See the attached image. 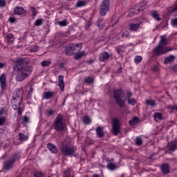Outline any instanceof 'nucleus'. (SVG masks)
Masks as SVG:
<instances>
[{"mask_svg": "<svg viewBox=\"0 0 177 177\" xmlns=\"http://www.w3.org/2000/svg\"><path fill=\"white\" fill-rule=\"evenodd\" d=\"M113 99L115 100L117 104L120 107H125V100H123L122 97L125 96V93L122 88H118L113 90Z\"/></svg>", "mask_w": 177, "mask_h": 177, "instance_id": "39448f33", "label": "nucleus"}, {"mask_svg": "<svg viewBox=\"0 0 177 177\" xmlns=\"http://www.w3.org/2000/svg\"><path fill=\"white\" fill-rule=\"evenodd\" d=\"M153 118L155 121H157V120H162V114L156 112L153 114Z\"/></svg>", "mask_w": 177, "mask_h": 177, "instance_id": "c756f323", "label": "nucleus"}, {"mask_svg": "<svg viewBox=\"0 0 177 177\" xmlns=\"http://www.w3.org/2000/svg\"><path fill=\"white\" fill-rule=\"evenodd\" d=\"M93 177H100V176H99V175H97V174H94V175L93 176Z\"/></svg>", "mask_w": 177, "mask_h": 177, "instance_id": "69168bd1", "label": "nucleus"}, {"mask_svg": "<svg viewBox=\"0 0 177 177\" xmlns=\"http://www.w3.org/2000/svg\"><path fill=\"white\" fill-rule=\"evenodd\" d=\"M19 140H21L22 142H24V141L27 140V139H28V137L27 136H26L21 133H19Z\"/></svg>", "mask_w": 177, "mask_h": 177, "instance_id": "2f4dec72", "label": "nucleus"}, {"mask_svg": "<svg viewBox=\"0 0 177 177\" xmlns=\"http://www.w3.org/2000/svg\"><path fill=\"white\" fill-rule=\"evenodd\" d=\"M122 71V69H120V70H119V72H120V71Z\"/></svg>", "mask_w": 177, "mask_h": 177, "instance_id": "774afa93", "label": "nucleus"}, {"mask_svg": "<svg viewBox=\"0 0 177 177\" xmlns=\"http://www.w3.org/2000/svg\"><path fill=\"white\" fill-rule=\"evenodd\" d=\"M102 21H103V18H100L97 21V27H100V28H104L103 24H100V23H102Z\"/></svg>", "mask_w": 177, "mask_h": 177, "instance_id": "79ce46f5", "label": "nucleus"}, {"mask_svg": "<svg viewBox=\"0 0 177 177\" xmlns=\"http://www.w3.org/2000/svg\"><path fill=\"white\" fill-rule=\"evenodd\" d=\"M112 132L115 136L120 133V120L115 118L112 120Z\"/></svg>", "mask_w": 177, "mask_h": 177, "instance_id": "9b49d317", "label": "nucleus"}, {"mask_svg": "<svg viewBox=\"0 0 177 177\" xmlns=\"http://www.w3.org/2000/svg\"><path fill=\"white\" fill-rule=\"evenodd\" d=\"M41 66L42 67H49V66H50V61H43Z\"/></svg>", "mask_w": 177, "mask_h": 177, "instance_id": "4c0bfd02", "label": "nucleus"}, {"mask_svg": "<svg viewBox=\"0 0 177 177\" xmlns=\"http://www.w3.org/2000/svg\"><path fill=\"white\" fill-rule=\"evenodd\" d=\"M3 67H5V64L0 62V68H2Z\"/></svg>", "mask_w": 177, "mask_h": 177, "instance_id": "680f3d73", "label": "nucleus"}, {"mask_svg": "<svg viewBox=\"0 0 177 177\" xmlns=\"http://www.w3.org/2000/svg\"><path fill=\"white\" fill-rule=\"evenodd\" d=\"M58 86L62 92L64 91V77L63 75L58 76Z\"/></svg>", "mask_w": 177, "mask_h": 177, "instance_id": "ddd939ff", "label": "nucleus"}, {"mask_svg": "<svg viewBox=\"0 0 177 177\" xmlns=\"http://www.w3.org/2000/svg\"><path fill=\"white\" fill-rule=\"evenodd\" d=\"M65 176L64 177H71V175L70 174V171L69 170H66L65 171Z\"/></svg>", "mask_w": 177, "mask_h": 177, "instance_id": "6e6d98bb", "label": "nucleus"}, {"mask_svg": "<svg viewBox=\"0 0 177 177\" xmlns=\"http://www.w3.org/2000/svg\"><path fill=\"white\" fill-rule=\"evenodd\" d=\"M66 124L63 122V115L59 113L54 121V129L57 131H64Z\"/></svg>", "mask_w": 177, "mask_h": 177, "instance_id": "6e6552de", "label": "nucleus"}, {"mask_svg": "<svg viewBox=\"0 0 177 177\" xmlns=\"http://www.w3.org/2000/svg\"><path fill=\"white\" fill-rule=\"evenodd\" d=\"M89 27H91V24L90 23H87L85 26V30H88Z\"/></svg>", "mask_w": 177, "mask_h": 177, "instance_id": "13d9d810", "label": "nucleus"}, {"mask_svg": "<svg viewBox=\"0 0 177 177\" xmlns=\"http://www.w3.org/2000/svg\"><path fill=\"white\" fill-rule=\"evenodd\" d=\"M6 39L8 41V44H13L15 41L13 40V34L8 33L6 35Z\"/></svg>", "mask_w": 177, "mask_h": 177, "instance_id": "5701e85b", "label": "nucleus"}, {"mask_svg": "<svg viewBox=\"0 0 177 177\" xmlns=\"http://www.w3.org/2000/svg\"><path fill=\"white\" fill-rule=\"evenodd\" d=\"M34 176L35 177H43V174L41 172H36L34 174Z\"/></svg>", "mask_w": 177, "mask_h": 177, "instance_id": "5fc2aeb1", "label": "nucleus"}, {"mask_svg": "<svg viewBox=\"0 0 177 177\" xmlns=\"http://www.w3.org/2000/svg\"><path fill=\"white\" fill-rule=\"evenodd\" d=\"M77 148L73 145L64 144L61 148V153L65 157H77Z\"/></svg>", "mask_w": 177, "mask_h": 177, "instance_id": "20e7f679", "label": "nucleus"}, {"mask_svg": "<svg viewBox=\"0 0 177 177\" xmlns=\"http://www.w3.org/2000/svg\"><path fill=\"white\" fill-rule=\"evenodd\" d=\"M109 6H110V1L103 0L101 6H100V14L101 16H106V15H107L109 9Z\"/></svg>", "mask_w": 177, "mask_h": 177, "instance_id": "1a4fd4ad", "label": "nucleus"}, {"mask_svg": "<svg viewBox=\"0 0 177 177\" xmlns=\"http://www.w3.org/2000/svg\"><path fill=\"white\" fill-rule=\"evenodd\" d=\"M5 122H6V119L5 118V117H1L0 118V127L3 125V124H5Z\"/></svg>", "mask_w": 177, "mask_h": 177, "instance_id": "09e8293b", "label": "nucleus"}, {"mask_svg": "<svg viewBox=\"0 0 177 177\" xmlns=\"http://www.w3.org/2000/svg\"><path fill=\"white\" fill-rule=\"evenodd\" d=\"M108 169H110L111 171H114L115 168H117V166L114 163H109L107 165Z\"/></svg>", "mask_w": 177, "mask_h": 177, "instance_id": "72a5a7b5", "label": "nucleus"}, {"mask_svg": "<svg viewBox=\"0 0 177 177\" xmlns=\"http://www.w3.org/2000/svg\"><path fill=\"white\" fill-rule=\"evenodd\" d=\"M15 66L17 71L15 80L18 82L28 78L34 70V67L30 64V59L27 57L18 59L15 62Z\"/></svg>", "mask_w": 177, "mask_h": 177, "instance_id": "f257e3e1", "label": "nucleus"}, {"mask_svg": "<svg viewBox=\"0 0 177 177\" xmlns=\"http://www.w3.org/2000/svg\"><path fill=\"white\" fill-rule=\"evenodd\" d=\"M82 121L86 125H89V124H91V118L88 116H84L82 118Z\"/></svg>", "mask_w": 177, "mask_h": 177, "instance_id": "c85d7f7f", "label": "nucleus"}, {"mask_svg": "<svg viewBox=\"0 0 177 177\" xmlns=\"http://www.w3.org/2000/svg\"><path fill=\"white\" fill-rule=\"evenodd\" d=\"M96 133L97 138H103L104 136V131H103V129L100 127H97Z\"/></svg>", "mask_w": 177, "mask_h": 177, "instance_id": "412c9836", "label": "nucleus"}, {"mask_svg": "<svg viewBox=\"0 0 177 177\" xmlns=\"http://www.w3.org/2000/svg\"><path fill=\"white\" fill-rule=\"evenodd\" d=\"M160 169L165 175L169 174V165L168 163L161 165Z\"/></svg>", "mask_w": 177, "mask_h": 177, "instance_id": "2eb2a0df", "label": "nucleus"}, {"mask_svg": "<svg viewBox=\"0 0 177 177\" xmlns=\"http://www.w3.org/2000/svg\"><path fill=\"white\" fill-rule=\"evenodd\" d=\"M82 48V44L77 43V44H69L66 47H65L64 52L67 56H73L74 53L79 49Z\"/></svg>", "mask_w": 177, "mask_h": 177, "instance_id": "423d86ee", "label": "nucleus"}, {"mask_svg": "<svg viewBox=\"0 0 177 177\" xmlns=\"http://www.w3.org/2000/svg\"><path fill=\"white\" fill-rule=\"evenodd\" d=\"M47 148L50 151H51V153H57V148L56 147V146H55V145L52 143L47 144Z\"/></svg>", "mask_w": 177, "mask_h": 177, "instance_id": "aec40b11", "label": "nucleus"}, {"mask_svg": "<svg viewBox=\"0 0 177 177\" xmlns=\"http://www.w3.org/2000/svg\"><path fill=\"white\" fill-rule=\"evenodd\" d=\"M121 49H122V46H118L116 48V50H117L118 53H119V54L121 53V52H122Z\"/></svg>", "mask_w": 177, "mask_h": 177, "instance_id": "4d7b16f0", "label": "nucleus"}, {"mask_svg": "<svg viewBox=\"0 0 177 177\" xmlns=\"http://www.w3.org/2000/svg\"><path fill=\"white\" fill-rule=\"evenodd\" d=\"M151 16H152V17H153L156 21H160V20H161V18L158 17V12H157L156 10H153L151 12Z\"/></svg>", "mask_w": 177, "mask_h": 177, "instance_id": "393cba45", "label": "nucleus"}, {"mask_svg": "<svg viewBox=\"0 0 177 177\" xmlns=\"http://www.w3.org/2000/svg\"><path fill=\"white\" fill-rule=\"evenodd\" d=\"M157 70H158V66H153V67L152 68V71H157Z\"/></svg>", "mask_w": 177, "mask_h": 177, "instance_id": "052dcab7", "label": "nucleus"}, {"mask_svg": "<svg viewBox=\"0 0 177 177\" xmlns=\"http://www.w3.org/2000/svg\"><path fill=\"white\" fill-rule=\"evenodd\" d=\"M30 119L27 116H23L22 124H28Z\"/></svg>", "mask_w": 177, "mask_h": 177, "instance_id": "c03bdc74", "label": "nucleus"}, {"mask_svg": "<svg viewBox=\"0 0 177 177\" xmlns=\"http://www.w3.org/2000/svg\"><path fill=\"white\" fill-rule=\"evenodd\" d=\"M142 56L140 55H137L135 58H134V62L136 63V64H139V63H140V62H142Z\"/></svg>", "mask_w": 177, "mask_h": 177, "instance_id": "c9c22d12", "label": "nucleus"}, {"mask_svg": "<svg viewBox=\"0 0 177 177\" xmlns=\"http://www.w3.org/2000/svg\"><path fill=\"white\" fill-rule=\"evenodd\" d=\"M19 157L20 156L18 153H14L10 159L3 162V169H5L6 171H10L16 160H19Z\"/></svg>", "mask_w": 177, "mask_h": 177, "instance_id": "0eeeda50", "label": "nucleus"}, {"mask_svg": "<svg viewBox=\"0 0 177 177\" xmlns=\"http://www.w3.org/2000/svg\"><path fill=\"white\" fill-rule=\"evenodd\" d=\"M142 23L143 21H140L138 24H131L129 25V30H131V31H138V30H139V27H140V24Z\"/></svg>", "mask_w": 177, "mask_h": 177, "instance_id": "f3484780", "label": "nucleus"}, {"mask_svg": "<svg viewBox=\"0 0 177 177\" xmlns=\"http://www.w3.org/2000/svg\"><path fill=\"white\" fill-rule=\"evenodd\" d=\"M0 82L1 90L5 91V88L6 86V75L5 74H2L0 76Z\"/></svg>", "mask_w": 177, "mask_h": 177, "instance_id": "4468645a", "label": "nucleus"}, {"mask_svg": "<svg viewBox=\"0 0 177 177\" xmlns=\"http://www.w3.org/2000/svg\"><path fill=\"white\" fill-rule=\"evenodd\" d=\"M6 6V0H0V8H5Z\"/></svg>", "mask_w": 177, "mask_h": 177, "instance_id": "49530a36", "label": "nucleus"}, {"mask_svg": "<svg viewBox=\"0 0 177 177\" xmlns=\"http://www.w3.org/2000/svg\"><path fill=\"white\" fill-rule=\"evenodd\" d=\"M174 60H175V57L174 55H171L165 59L164 64H169V63H172V62H174Z\"/></svg>", "mask_w": 177, "mask_h": 177, "instance_id": "4be33fe9", "label": "nucleus"}, {"mask_svg": "<svg viewBox=\"0 0 177 177\" xmlns=\"http://www.w3.org/2000/svg\"><path fill=\"white\" fill-rule=\"evenodd\" d=\"M46 113H47V115H53V114H55V111H53V110L52 109H49V110H47L46 111Z\"/></svg>", "mask_w": 177, "mask_h": 177, "instance_id": "3c124183", "label": "nucleus"}, {"mask_svg": "<svg viewBox=\"0 0 177 177\" xmlns=\"http://www.w3.org/2000/svg\"><path fill=\"white\" fill-rule=\"evenodd\" d=\"M84 56H86L85 51H77L75 53L73 57L75 60H80V59H81V57H84Z\"/></svg>", "mask_w": 177, "mask_h": 177, "instance_id": "dca6fc26", "label": "nucleus"}, {"mask_svg": "<svg viewBox=\"0 0 177 177\" xmlns=\"http://www.w3.org/2000/svg\"><path fill=\"white\" fill-rule=\"evenodd\" d=\"M23 88H21L17 90L12 95V99L11 100V104L13 110H17L18 115H21L23 113V108L20 106L21 104V100H23Z\"/></svg>", "mask_w": 177, "mask_h": 177, "instance_id": "f03ea898", "label": "nucleus"}, {"mask_svg": "<svg viewBox=\"0 0 177 177\" xmlns=\"http://www.w3.org/2000/svg\"><path fill=\"white\" fill-rule=\"evenodd\" d=\"M15 15H18V16H21V15H27V11L24 10L23 7L16 6L14 8Z\"/></svg>", "mask_w": 177, "mask_h": 177, "instance_id": "f8f14e48", "label": "nucleus"}, {"mask_svg": "<svg viewBox=\"0 0 177 177\" xmlns=\"http://www.w3.org/2000/svg\"><path fill=\"white\" fill-rule=\"evenodd\" d=\"M64 102H66V100H64V102H63V104H62L63 106H64Z\"/></svg>", "mask_w": 177, "mask_h": 177, "instance_id": "338daca9", "label": "nucleus"}, {"mask_svg": "<svg viewBox=\"0 0 177 177\" xmlns=\"http://www.w3.org/2000/svg\"><path fill=\"white\" fill-rule=\"evenodd\" d=\"M60 68H63L64 67V64L63 63L59 64Z\"/></svg>", "mask_w": 177, "mask_h": 177, "instance_id": "e2e57ef3", "label": "nucleus"}, {"mask_svg": "<svg viewBox=\"0 0 177 177\" xmlns=\"http://www.w3.org/2000/svg\"><path fill=\"white\" fill-rule=\"evenodd\" d=\"M129 104H131V106H135L136 104V100L135 98H131L127 100Z\"/></svg>", "mask_w": 177, "mask_h": 177, "instance_id": "58836bf2", "label": "nucleus"}, {"mask_svg": "<svg viewBox=\"0 0 177 177\" xmlns=\"http://www.w3.org/2000/svg\"><path fill=\"white\" fill-rule=\"evenodd\" d=\"M16 20H17L16 18L13 17H10L9 19H8V21L9 23H11V24H13L16 21Z\"/></svg>", "mask_w": 177, "mask_h": 177, "instance_id": "603ef678", "label": "nucleus"}, {"mask_svg": "<svg viewBox=\"0 0 177 177\" xmlns=\"http://www.w3.org/2000/svg\"><path fill=\"white\" fill-rule=\"evenodd\" d=\"M5 111V109L0 108V115H2Z\"/></svg>", "mask_w": 177, "mask_h": 177, "instance_id": "bf43d9fd", "label": "nucleus"}, {"mask_svg": "<svg viewBox=\"0 0 177 177\" xmlns=\"http://www.w3.org/2000/svg\"><path fill=\"white\" fill-rule=\"evenodd\" d=\"M167 147L170 151H175V150H177V143L176 141H172L171 142H169L167 145Z\"/></svg>", "mask_w": 177, "mask_h": 177, "instance_id": "a211bd4d", "label": "nucleus"}, {"mask_svg": "<svg viewBox=\"0 0 177 177\" xmlns=\"http://www.w3.org/2000/svg\"><path fill=\"white\" fill-rule=\"evenodd\" d=\"M84 84L86 85H91V84H93V78L92 77H85Z\"/></svg>", "mask_w": 177, "mask_h": 177, "instance_id": "bb28decb", "label": "nucleus"}, {"mask_svg": "<svg viewBox=\"0 0 177 177\" xmlns=\"http://www.w3.org/2000/svg\"><path fill=\"white\" fill-rule=\"evenodd\" d=\"M138 122H139V118L136 117L133 118L132 120L129 121L130 125L132 126L135 125L136 124H138Z\"/></svg>", "mask_w": 177, "mask_h": 177, "instance_id": "473e14b6", "label": "nucleus"}, {"mask_svg": "<svg viewBox=\"0 0 177 177\" xmlns=\"http://www.w3.org/2000/svg\"><path fill=\"white\" fill-rule=\"evenodd\" d=\"M167 109L169 110V113H175V111H177V105L169 104L167 106Z\"/></svg>", "mask_w": 177, "mask_h": 177, "instance_id": "b1692460", "label": "nucleus"}, {"mask_svg": "<svg viewBox=\"0 0 177 177\" xmlns=\"http://www.w3.org/2000/svg\"><path fill=\"white\" fill-rule=\"evenodd\" d=\"M30 9L32 13V16L35 17L37 15V10L35 9V8L30 6Z\"/></svg>", "mask_w": 177, "mask_h": 177, "instance_id": "a18cd8bd", "label": "nucleus"}, {"mask_svg": "<svg viewBox=\"0 0 177 177\" xmlns=\"http://www.w3.org/2000/svg\"><path fill=\"white\" fill-rule=\"evenodd\" d=\"M86 1H84V0H78L76 3L77 8H82L84 6H86Z\"/></svg>", "mask_w": 177, "mask_h": 177, "instance_id": "a878e982", "label": "nucleus"}, {"mask_svg": "<svg viewBox=\"0 0 177 177\" xmlns=\"http://www.w3.org/2000/svg\"><path fill=\"white\" fill-rule=\"evenodd\" d=\"M39 49V48H38V46H35V47H33L32 48H30V52L35 53V52H37V50H38Z\"/></svg>", "mask_w": 177, "mask_h": 177, "instance_id": "864d4df0", "label": "nucleus"}, {"mask_svg": "<svg viewBox=\"0 0 177 177\" xmlns=\"http://www.w3.org/2000/svg\"><path fill=\"white\" fill-rule=\"evenodd\" d=\"M166 45H167V38L165 36H160V41L158 46L153 50V53L156 55V56H160V55H164V53L171 52L172 49L169 48V47L164 48Z\"/></svg>", "mask_w": 177, "mask_h": 177, "instance_id": "7ed1b4c3", "label": "nucleus"}, {"mask_svg": "<svg viewBox=\"0 0 177 177\" xmlns=\"http://www.w3.org/2000/svg\"><path fill=\"white\" fill-rule=\"evenodd\" d=\"M44 21V19H38L35 21V26H36L37 27L39 26H42V23Z\"/></svg>", "mask_w": 177, "mask_h": 177, "instance_id": "f704fd0d", "label": "nucleus"}, {"mask_svg": "<svg viewBox=\"0 0 177 177\" xmlns=\"http://www.w3.org/2000/svg\"><path fill=\"white\" fill-rule=\"evenodd\" d=\"M146 2L139 3L133 8L131 13H133V15H138L139 12H143L145 9H146Z\"/></svg>", "mask_w": 177, "mask_h": 177, "instance_id": "9d476101", "label": "nucleus"}, {"mask_svg": "<svg viewBox=\"0 0 177 177\" xmlns=\"http://www.w3.org/2000/svg\"><path fill=\"white\" fill-rule=\"evenodd\" d=\"M53 96V93L52 92H45L43 95V99H50Z\"/></svg>", "mask_w": 177, "mask_h": 177, "instance_id": "cd10ccee", "label": "nucleus"}, {"mask_svg": "<svg viewBox=\"0 0 177 177\" xmlns=\"http://www.w3.org/2000/svg\"><path fill=\"white\" fill-rule=\"evenodd\" d=\"M146 104H148V106H156V102H154L153 100H147L146 101Z\"/></svg>", "mask_w": 177, "mask_h": 177, "instance_id": "a19ab883", "label": "nucleus"}, {"mask_svg": "<svg viewBox=\"0 0 177 177\" xmlns=\"http://www.w3.org/2000/svg\"><path fill=\"white\" fill-rule=\"evenodd\" d=\"M122 37V38H128V37H129V32H128V30L123 32Z\"/></svg>", "mask_w": 177, "mask_h": 177, "instance_id": "de8ad7c7", "label": "nucleus"}, {"mask_svg": "<svg viewBox=\"0 0 177 177\" xmlns=\"http://www.w3.org/2000/svg\"><path fill=\"white\" fill-rule=\"evenodd\" d=\"M132 97V93L130 91H127L126 93V100H129Z\"/></svg>", "mask_w": 177, "mask_h": 177, "instance_id": "37998d69", "label": "nucleus"}, {"mask_svg": "<svg viewBox=\"0 0 177 177\" xmlns=\"http://www.w3.org/2000/svg\"><path fill=\"white\" fill-rule=\"evenodd\" d=\"M109 57H110V55H109L107 52L104 51L100 55L99 59H100V62H106V60H108Z\"/></svg>", "mask_w": 177, "mask_h": 177, "instance_id": "6ab92c4d", "label": "nucleus"}, {"mask_svg": "<svg viewBox=\"0 0 177 177\" xmlns=\"http://www.w3.org/2000/svg\"><path fill=\"white\" fill-rule=\"evenodd\" d=\"M174 12H176L177 11V6L173 9Z\"/></svg>", "mask_w": 177, "mask_h": 177, "instance_id": "0e129e2a", "label": "nucleus"}, {"mask_svg": "<svg viewBox=\"0 0 177 177\" xmlns=\"http://www.w3.org/2000/svg\"><path fill=\"white\" fill-rule=\"evenodd\" d=\"M67 20H63L58 22V25L61 27H65V26H67Z\"/></svg>", "mask_w": 177, "mask_h": 177, "instance_id": "ea45409f", "label": "nucleus"}, {"mask_svg": "<svg viewBox=\"0 0 177 177\" xmlns=\"http://www.w3.org/2000/svg\"><path fill=\"white\" fill-rule=\"evenodd\" d=\"M34 92V88L32 86L30 88L28 93V98L31 99L32 97V93Z\"/></svg>", "mask_w": 177, "mask_h": 177, "instance_id": "e433bc0d", "label": "nucleus"}, {"mask_svg": "<svg viewBox=\"0 0 177 177\" xmlns=\"http://www.w3.org/2000/svg\"><path fill=\"white\" fill-rule=\"evenodd\" d=\"M171 24L173 27H177V18L171 19Z\"/></svg>", "mask_w": 177, "mask_h": 177, "instance_id": "8fccbe9b", "label": "nucleus"}, {"mask_svg": "<svg viewBox=\"0 0 177 177\" xmlns=\"http://www.w3.org/2000/svg\"><path fill=\"white\" fill-rule=\"evenodd\" d=\"M135 142L136 146H142V144L143 143V140H142L141 137H136L135 140Z\"/></svg>", "mask_w": 177, "mask_h": 177, "instance_id": "7c9ffc66", "label": "nucleus"}]
</instances>
